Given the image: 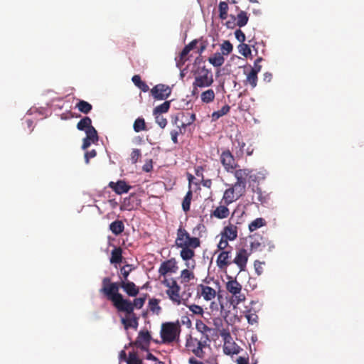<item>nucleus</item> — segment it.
Returning a JSON list of instances; mask_svg holds the SVG:
<instances>
[{
  "label": "nucleus",
  "mask_w": 364,
  "mask_h": 364,
  "mask_svg": "<svg viewBox=\"0 0 364 364\" xmlns=\"http://www.w3.org/2000/svg\"><path fill=\"white\" fill-rule=\"evenodd\" d=\"M161 282L167 288L166 294L173 304L177 306L181 304L187 306L188 301L191 296V293L186 294V292H183L182 294H180L181 287L173 277H164Z\"/></svg>",
  "instance_id": "20e7f679"
},
{
  "label": "nucleus",
  "mask_w": 364,
  "mask_h": 364,
  "mask_svg": "<svg viewBox=\"0 0 364 364\" xmlns=\"http://www.w3.org/2000/svg\"><path fill=\"white\" fill-rule=\"evenodd\" d=\"M256 229H250L251 234L248 236L247 241L249 242L252 251H261L269 245L268 241L262 235L253 232Z\"/></svg>",
  "instance_id": "ddd939ff"
},
{
  "label": "nucleus",
  "mask_w": 364,
  "mask_h": 364,
  "mask_svg": "<svg viewBox=\"0 0 364 364\" xmlns=\"http://www.w3.org/2000/svg\"><path fill=\"white\" fill-rule=\"evenodd\" d=\"M97 155V151L95 149H92L90 151H87L85 154V161L87 164H89L90 159L94 158Z\"/></svg>",
  "instance_id": "bf43d9fd"
},
{
  "label": "nucleus",
  "mask_w": 364,
  "mask_h": 364,
  "mask_svg": "<svg viewBox=\"0 0 364 364\" xmlns=\"http://www.w3.org/2000/svg\"><path fill=\"white\" fill-rule=\"evenodd\" d=\"M156 122L158 124V125L164 129L166 124H167V120L164 117L161 116L160 114H156Z\"/></svg>",
  "instance_id": "6e6d98bb"
},
{
  "label": "nucleus",
  "mask_w": 364,
  "mask_h": 364,
  "mask_svg": "<svg viewBox=\"0 0 364 364\" xmlns=\"http://www.w3.org/2000/svg\"><path fill=\"white\" fill-rule=\"evenodd\" d=\"M193 192L191 189H189L186 193L183 202H182V208L183 211L187 212L190 210L191 202L192 200Z\"/></svg>",
  "instance_id": "ea45409f"
},
{
  "label": "nucleus",
  "mask_w": 364,
  "mask_h": 364,
  "mask_svg": "<svg viewBox=\"0 0 364 364\" xmlns=\"http://www.w3.org/2000/svg\"><path fill=\"white\" fill-rule=\"evenodd\" d=\"M266 225V221L262 218H258L248 225V228H262Z\"/></svg>",
  "instance_id": "3c124183"
},
{
  "label": "nucleus",
  "mask_w": 364,
  "mask_h": 364,
  "mask_svg": "<svg viewBox=\"0 0 364 364\" xmlns=\"http://www.w3.org/2000/svg\"><path fill=\"white\" fill-rule=\"evenodd\" d=\"M195 278L194 273L189 269H183L181 272V275L179 277L181 284H183L186 285L191 280Z\"/></svg>",
  "instance_id": "cd10ccee"
},
{
  "label": "nucleus",
  "mask_w": 364,
  "mask_h": 364,
  "mask_svg": "<svg viewBox=\"0 0 364 364\" xmlns=\"http://www.w3.org/2000/svg\"><path fill=\"white\" fill-rule=\"evenodd\" d=\"M228 9L229 6L227 2L225 1H220L218 5V10H219V18L221 20H225L228 17Z\"/></svg>",
  "instance_id": "f704fd0d"
},
{
  "label": "nucleus",
  "mask_w": 364,
  "mask_h": 364,
  "mask_svg": "<svg viewBox=\"0 0 364 364\" xmlns=\"http://www.w3.org/2000/svg\"><path fill=\"white\" fill-rule=\"evenodd\" d=\"M181 326L179 323L173 322H166L161 325V341H154L156 343L169 344L179 340L181 333Z\"/></svg>",
  "instance_id": "423d86ee"
},
{
  "label": "nucleus",
  "mask_w": 364,
  "mask_h": 364,
  "mask_svg": "<svg viewBox=\"0 0 364 364\" xmlns=\"http://www.w3.org/2000/svg\"><path fill=\"white\" fill-rule=\"evenodd\" d=\"M182 118H184V120L181 122L179 127H181V128L183 130H185L187 126H189L191 124H193L196 119V114L194 113L190 112L182 113Z\"/></svg>",
  "instance_id": "bb28decb"
},
{
  "label": "nucleus",
  "mask_w": 364,
  "mask_h": 364,
  "mask_svg": "<svg viewBox=\"0 0 364 364\" xmlns=\"http://www.w3.org/2000/svg\"><path fill=\"white\" fill-rule=\"evenodd\" d=\"M120 358L126 360L127 364H143L142 360L140 359L134 352H130L127 359L125 351L122 350L120 353Z\"/></svg>",
  "instance_id": "b1692460"
},
{
  "label": "nucleus",
  "mask_w": 364,
  "mask_h": 364,
  "mask_svg": "<svg viewBox=\"0 0 364 364\" xmlns=\"http://www.w3.org/2000/svg\"><path fill=\"white\" fill-rule=\"evenodd\" d=\"M194 81L193 87L194 90L197 87L203 88L210 87L214 82L211 70L203 67H198L193 73Z\"/></svg>",
  "instance_id": "0eeeda50"
},
{
  "label": "nucleus",
  "mask_w": 364,
  "mask_h": 364,
  "mask_svg": "<svg viewBox=\"0 0 364 364\" xmlns=\"http://www.w3.org/2000/svg\"><path fill=\"white\" fill-rule=\"evenodd\" d=\"M75 107L83 114H88L92 109V106L91 104L87 102V101L80 100L76 104Z\"/></svg>",
  "instance_id": "c756f323"
},
{
  "label": "nucleus",
  "mask_w": 364,
  "mask_h": 364,
  "mask_svg": "<svg viewBox=\"0 0 364 364\" xmlns=\"http://www.w3.org/2000/svg\"><path fill=\"white\" fill-rule=\"evenodd\" d=\"M183 130V129L181 128V127H179V125H177V129H173V130L171 131L170 134H171V140L175 144L178 143V136L179 134H183L184 133V132Z\"/></svg>",
  "instance_id": "de8ad7c7"
},
{
  "label": "nucleus",
  "mask_w": 364,
  "mask_h": 364,
  "mask_svg": "<svg viewBox=\"0 0 364 364\" xmlns=\"http://www.w3.org/2000/svg\"><path fill=\"white\" fill-rule=\"evenodd\" d=\"M114 291V294L111 298L114 306L119 312H124L125 314H132L134 312V309H140L143 307L146 297L135 298L132 301L129 299H124L122 294L117 293V289L115 285H112V288L108 291V294H112V292Z\"/></svg>",
  "instance_id": "f03ea898"
},
{
  "label": "nucleus",
  "mask_w": 364,
  "mask_h": 364,
  "mask_svg": "<svg viewBox=\"0 0 364 364\" xmlns=\"http://www.w3.org/2000/svg\"><path fill=\"white\" fill-rule=\"evenodd\" d=\"M151 93L154 99L163 100L170 96L171 89L168 85L158 84L151 90Z\"/></svg>",
  "instance_id": "dca6fc26"
},
{
  "label": "nucleus",
  "mask_w": 364,
  "mask_h": 364,
  "mask_svg": "<svg viewBox=\"0 0 364 364\" xmlns=\"http://www.w3.org/2000/svg\"><path fill=\"white\" fill-rule=\"evenodd\" d=\"M245 316L250 324L252 325L257 323L258 316L256 312L252 311V309L247 310L245 312Z\"/></svg>",
  "instance_id": "49530a36"
},
{
  "label": "nucleus",
  "mask_w": 364,
  "mask_h": 364,
  "mask_svg": "<svg viewBox=\"0 0 364 364\" xmlns=\"http://www.w3.org/2000/svg\"><path fill=\"white\" fill-rule=\"evenodd\" d=\"M85 133L86 137L88 139H90L93 144H95L98 141L99 137L97 132L93 126L90 127L89 129H86Z\"/></svg>",
  "instance_id": "79ce46f5"
},
{
  "label": "nucleus",
  "mask_w": 364,
  "mask_h": 364,
  "mask_svg": "<svg viewBox=\"0 0 364 364\" xmlns=\"http://www.w3.org/2000/svg\"><path fill=\"white\" fill-rule=\"evenodd\" d=\"M188 306L189 310L194 314L202 315L203 314V308L198 305L192 304Z\"/></svg>",
  "instance_id": "5fc2aeb1"
},
{
  "label": "nucleus",
  "mask_w": 364,
  "mask_h": 364,
  "mask_svg": "<svg viewBox=\"0 0 364 364\" xmlns=\"http://www.w3.org/2000/svg\"><path fill=\"white\" fill-rule=\"evenodd\" d=\"M252 171L248 168L243 169H235L234 170V176L236 178V182L234 183L235 186L240 188L242 190L245 191L246 185H247V177L251 178L250 175Z\"/></svg>",
  "instance_id": "2eb2a0df"
},
{
  "label": "nucleus",
  "mask_w": 364,
  "mask_h": 364,
  "mask_svg": "<svg viewBox=\"0 0 364 364\" xmlns=\"http://www.w3.org/2000/svg\"><path fill=\"white\" fill-rule=\"evenodd\" d=\"M227 206L228 205L224 203L223 205L218 206L211 213V217H215L219 219L228 218L230 214V211Z\"/></svg>",
  "instance_id": "393cba45"
},
{
  "label": "nucleus",
  "mask_w": 364,
  "mask_h": 364,
  "mask_svg": "<svg viewBox=\"0 0 364 364\" xmlns=\"http://www.w3.org/2000/svg\"><path fill=\"white\" fill-rule=\"evenodd\" d=\"M249 255L250 254L247 251L243 248L237 252L236 256L232 260V263H235L239 267L240 271H244L245 269Z\"/></svg>",
  "instance_id": "6ab92c4d"
},
{
  "label": "nucleus",
  "mask_w": 364,
  "mask_h": 364,
  "mask_svg": "<svg viewBox=\"0 0 364 364\" xmlns=\"http://www.w3.org/2000/svg\"><path fill=\"white\" fill-rule=\"evenodd\" d=\"M175 245L182 249L180 256L188 262L195 256L194 250L200 247V241L198 237L191 236L186 229H178Z\"/></svg>",
  "instance_id": "f257e3e1"
},
{
  "label": "nucleus",
  "mask_w": 364,
  "mask_h": 364,
  "mask_svg": "<svg viewBox=\"0 0 364 364\" xmlns=\"http://www.w3.org/2000/svg\"><path fill=\"white\" fill-rule=\"evenodd\" d=\"M239 53L244 57H247L251 54V49L247 44L240 43L238 46Z\"/></svg>",
  "instance_id": "09e8293b"
},
{
  "label": "nucleus",
  "mask_w": 364,
  "mask_h": 364,
  "mask_svg": "<svg viewBox=\"0 0 364 364\" xmlns=\"http://www.w3.org/2000/svg\"><path fill=\"white\" fill-rule=\"evenodd\" d=\"M189 52L190 50H188V48L185 46L180 54V58L182 61L187 60V55Z\"/></svg>",
  "instance_id": "680f3d73"
},
{
  "label": "nucleus",
  "mask_w": 364,
  "mask_h": 364,
  "mask_svg": "<svg viewBox=\"0 0 364 364\" xmlns=\"http://www.w3.org/2000/svg\"><path fill=\"white\" fill-rule=\"evenodd\" d=\"M196 328L198 331L201 333L200 336H209L208 333L211 331V328L208 327L203 321H196Z\"/></svg>",
  "instance_id": "c9c22d12"
},
{
  "label": "nucleus",
  "mask_w": 364,
  "mask_h": 364,
  "mask_svg": "<svg viewBox=\"0 0 364 364\" xmlns=\"http://www.w3.org/2000/svg\"><path fill=\"white\" fill-rule=\"evenodd\" d=\"M257 70H251L247 76L246 82L249 83L252 88L257 86Z\"/></svg>",
  "instance_id": "37998d69"
},
{
  "label": "nucleus",
  "mask_w": 364,
  "mask_h": 364,
  "mask_svg": "<svg viewBox=\"0 0 364 364\" xmlns=\"http://www.w3.org/2000/svg\"><path fill=\"white\" fill-rule=\"evenodd\" d=\"M108 186L111 188L117 194L128 193L132 186L128 185L124 181L119 180L117 182L111 181Z\"/></svg>",
  "instance_id": "4be33fe9"
},
{
  "label": "nucleus",
  "mask_w": 364,
  "mask_h": 364,
  "mask_svg": "<svg viewBox=\"0 0 364 364\" xmlns=\"http://www.w3.org/2000/svg\"><path fill=\"white\" fill-rule=\"evenodd\" d=\"M264 264V262H261L259 261L256 260L254 263V267L255 269V272L257 275H261L263 272V267L262 265Z\"/></svg>",
  "instance_id": "13d9d810"
},
{
  "label": "nucleus",
  "mask_w": 364,
  "mask_h": 364,
  "mask_svg": "<svg viewBox=\"0 0 364 364\" xmlns=\"http://www.w3.org/2000/svg\"><path fill=\"white\" fill-rule=\"evenodd\" d=\"M138 204L136 196L132 194L124 199L122 206L124 209L130 210L135 208Z\"/></svg>",
  "instance_id": "a878e982"
},
{
  "label": "nucleus",
  "mask_w": 364,
  "mask_h": 364,
  "mask_svg": "<svg viewBox=\"0 0 364 364\" xmlns=\"http://www.w3.org/2000/svg\"><path fill=\"white\" fill-rule=\"evenodd\" d=\"M220 161L224 169L229 173H233L238 166L234 155L229 149H225L221 152Z\"/></svg>",
  "instance_id": "f8f14e48"
},
{
  "label": "nucleus",
  "mask_w": 364,
  "mask_h": 364,
  "mask_svg": "<svg viewBox=\"0 0 364 364\" xmlns=\"http://www.w3.org/2000/svg\"><path fill=\"white\" fill-rule=\"evenodd\" d=\"M170 105L171 103L169 101H165L161 105L154 108L153 112L154 114L156 115L167 112L170 108Z\"/></svg>",
  "instance_id": "a19ab883"
},
{
  "label": "nucleus",
  "mask_w": 364,
  "mask_h": 364,
  "mask_svg": "<svg viewBox=\"0 0 364 364\" xmlns=\"http://www.w3.org/2000/svg\"><path fill=\"white\" fill-rule=\"evenodd\" d=\"M208 61L213 66L220 67L224 63L225 58L221 53H216L213 56H211L208 58Z\"/></svg>",
  "instance_id": "7c9ffc66"
},
{
  "label": "nucleus",
  "mask_w": 364,
  "mask_h": 364,
  "mask_svg": "<svg viewBox=\"0 0 364 364\" xmlns=\"http://www.w3.org/2000/svg\"><path fill=\"white\" fill-rule=\"evenodd\" d=\"M209 282L200 284L197 286V296L203 297L207 301L213 300L217 295V289H220V284L218 282H214V287L208 285Z\"/></svg>",
  "instance_id": "9d476101"
},
{
  "label": "nucleus",
  "mask_w": 364,
  "mask_h": 364,
  "mask_svg": "<svg viewBox=\"0 0 364 364\" xmlns=\"http://www.w3.org/2000/svg\"><path fill=\"white\" fill-rule=\"evenodd\" d=\"M228 240L226 238H223L221 235L220 240L219 241V243L218 245V248L219 250L221 251H229L228 250H226L228 246Z\"/></svg>",
  "instance_id": "864d4df0"
},
{
  "label": "nucleus",
  "mask_w": 364,
  "mask_h": 364,
  "mask_svg": "<svg viewBox=\"0 0 364 364\" xmlns=\"http://www.w3.org/2000/svg\"><path fill=\"white\" fill-rule=\"evenodd\" d=\"M134 84L139 87L141 91L146 92L149 90V86L146 83L141 80V77L138 75H135L132 78Z\"/></svg>",
  "instance_id": "72a5a7b5"
},
{
  "label": "nucleus",
  "mask_w": 364,
  "mask_h": 364,
  "mask_svg": "<svg viewBox=\"0 0 364 364\" xmlns=\"http://www.w3.org/2000/svg\"><path fill=\"white\" fill-rule=\"evenodd\" d=\"M92 141L90 139H88L87 137L83 139V142L82 145V149H87L92 144Z\"/></svg>",
  "instance_id": "774afa93"
},
{
  "label": "nucleus",
  "mask_w": 364,
  "mask_h": 364,
  "mask_svg": "<svg viewBox=\"0 0 364 364\" xmlns=\"http://www.w3.org/2000/svg\"><path fill=\"white\" fill-rule=\"evenodd\" d=\"M262 60V58L259 57L257 58L254 63V67L252 68L251 70H257V73L260 72L262 66L259 64Z\"/></svg>",
  "instance_id": "052dcab7"
},
{
  "label": "nucleus",
  "mask_w": 364,
  "mask_h": 364,
  "mask_svg": "<svg viewBox=\"0 0 364 364\" xmlns=\"http://www.w3.org/2000/svg\"><path fill=\"white\" fill-rule=\"evenodd\" d=\"M232 263V250L221 251L216 259V264L220 270H226L228 267Z\"/></svg>",
  "instance_id": "f3484780"
},
{
  "label": "nucleus",
  "mask_w": 364,
  "mask_h": 364,
  "mask_svg": "<svg viewBox=\"0 0 364 364\" xmlns=\"http://www.w3.org/2000/svg\"><path fill=\"white\" fill-rule=\"evenodd\" d=\"M235 36L239 42L244 43L245 41V35L241 29H237L235 32Z\"/></svg>",
  "instance_id": "4d7b16f0"
},
{
  "label": "nucleus",
  "mask_w": 364,
  "mask_h": 364,
  "mask_svg": "<svg viewBox=\"0 0 364 364\" xmlns=\"http://www.w3.org/2000/svg\"><path fill=\"white\" fill-rule=\"evenodd\" d=\"M220 336L223 338L224 342L223 352L225 355H232L240 352V347L233 341L228 329L223 328L220 330Z\"/></svg>",
  "instance_id": "1a4fd4ad"
},
{
  "label": "nucleus",
  "mask_w": 364,
  "mask_h": 364,
  "mask_svg": "<svg viewBox=\"0 0 364 364\" xmlns=\"http://www.w3.org/2000/svg\"><path fill=\"white\" fill-rule=\"evenodd\" d=\"M236 10L238 11L237 16L230 14V20L227 21L225 23L228 28L233 29L236 26L242 28L247 25L249 21L247 13L245 11L240 10L239 6H236Z\"/></svg>",
  "instance_id": "9b49d317"
},
{
  "label": "nucleus",
  "mask_w": 364,
  "mask_h": 364,
  "mask_svg": "<svg viewBox=\"0 0 364 364\" xmlns=\"http://www.w3.org/2000/svg\"><path fill=\"white\" fill-rule=\"evenodd\" d=\"M252 199L259 202L262 205L264 206H268L270 205L271 198L269 193H267L265 191H262V189L259 187H257V188L254 190V196Z\"/></svg>",
  "instance_id": "412c9836"
},
{
  "label": "nucleus",
  "mask_w": 364,
  "mask_h": 364,
  "mask_svg": "<svg viewBox=\"0 0 364 364\" xmlns=\"http://www.w3.org/2000/svg\"><path fill=\"white\" fill-rule=\"evenodd\" d=\"M133 129L136 132L147 130L144 119L142 117H138L134 122Z\"/></svg>",
  "instance_id": "4c0bfd02"
},
{
  "label": "nucleus",
  "mask_w": 364,
  "mask_h": 364,
  "mask_svg": "<svg viewBox=\"0 0 364 364\" xmlns=\"http://www.w3.org/2000/svg\"><path fill=\"white\" fill-rule=\"evenodd\" d=\"M159 304V299L155 298L150 299L149 301V308L150 311L158 314L161 310V308Z\"/></svg>",
  "instance_id": "c03bdc74"
},
{
  "label": "nucleus",
  "mask_w": 364,
  "mask_h": 364,
  "mask_svg": "<svg viewBox=\"0 0 364 364\" xmlns=\"http://www.w3.org/2000/svg\"><path fill=\"white\" fill-rule=\"evenodd\" d=\"M237 364H249V357L240 356L236 360Z\"/></svg>",
  "instance_id": "69168bd1"
},
{
  "label": "nucleus",
  "mask_w": 364,
  "mask_h": 364,
  "mask_svg": "<svg viewBox=\"0 0 364 364\" xmlns=\"http://www.w3.org/2000/svg\"><path fill=\"white\" fill-rule=\"evenodd\" d=\"M221 235L223 238H226L228 240H234L237 236V229H224V231L221 232Z\"/></svg>",
  "instance_id": "a18cd8bd"
},
{
  "label": "nucleus",
  "mask_w": 364,
  "mask_h": 364,
  "mask_svg": "<svg viewBox=\"0 0 364 364\" xmlns=\"http://www.w3.org/2000/svg\"><path fill=\"white\" fill-rule=\"evenodd\" d=\"M138 319L136 314L134 312L132 314H126V317L122 318L121 322L124 325L125 329L132 328L136 329L138 327Z\"/></svg>",
  "instance_id": "5701e85b"
},
{
  "label": "nucleus",
  "mask_w": 364,
  "mask_h": 364,
  "mask_svg": "<svg viewBox=\"0 0 364 364\" xmlns=\"http://www.w3.org/2000/svg\"><path fill=\"white\" fill-rule=\"evenodd\" d=\"M141 156L140 149H134L130 154V159L132 164H136Z\"/></svg>",
  "instance_id": "603ef678"
},
{
  "label": "nucleus",
  "mask_w": 364,
  "mask_h": 364,
  "mask_svg": "<svg viewBox=\"0 0 364 364\" xmlns=\"http://www.w3.org/2000/svg\"><path fill=\"white\" fill-rule=\"evenodd\" d=\"M203 171L204 168L202 166H198L195 168V173L198 177H200L201 178H203Z\"/></svg>",
  "instance_id": "e2e57ef3"
},
{
  "label": "nucleus",
  "mask_w": 364,
  "mask_h": 364,
  "mask_svg": "<svg viewBox=\"0 0 364 364\" xmlns=\"http://www.w3.org/2000/svg\"><path fill=\"white\" fill-rule=\"evenodd\" d=\"M92 126V120L89 117H84L77 124V129L80 131L89 129Z\"/></svg>",
  "instance_id": "473e14b6"
},
{
  "label": "nucleus",
  "mask_w": 364,
  "mask_h": 364,
  "mask_svg": "<svg viewBox=\"0 0 364 364\" xmlns=\"http://www.w3.org/2000/svg\"><path fill=\"white\" fill-rule=\"evenodd\" d=\"M230 109V107L228 105H224L220 110L213 112L211 114L213 121L218 120L220 117L227 114Z\"/></svg>",
  "instance_id": "e433bc0d"
},
{
  "label": "nucleus",
  "mask_w": 364,
  "mask_h": 364,
  "mask_svg": "<svg viewBox=\"0 0 364 364\" xmlns=\"http://www.w3.org/2000/svg\"><path fill=\"white\" fill-rule=\"evenodd\" d=\"M112 285L117 287V293H119V289L122 288L131 297H135L139 293V288L133 282L121 281L119 282H112L109 277H105L102 279V287L100 289V292L104 294L109 301H111L112 295L115 294L114 291L112 292V294H108V291L112 288Z\"/></svg>",
  "instance_id": "7ed1b4c3"
},
{
  "label": "nucleus",
  "mask_w": 364,
  "mask_h": 364,
  "mask_svg": "<svg viewBox=\"0 0 364 364\" xmlns=\"http://www.w3.org/2000/svg\"><path fill=\"white\" fill-rule=\"evenodd\" d=\"M245 191L242 190L240 188L232 184L229 188L225 191L222 198V203L228 205L238 200L245 194Z\"/></svg>",
  "instance_id": "4468645a"
},
{
  "label": "nucleus",
  "mask_w": 364,
  "mask_h": 364,
  "mask_svg": "<svg viewBox=\"0 0 364 364\" xmlns=\"http://www.w3.org/2000/svg\"><path fill=\"white\" fill-rule=\"evenodd\" d=\"M209 342V336L196 338L189 335L187 336L186 340V348L197 358L203 359L205 357V352L204 349L210 346Z\"/></svg>",
  "instance_id": "39448f33"
},
{
  "label": "nucleus",
  "mask_w": 364,
  "mask_h": 364,
  "mask_svg": "<svg viewBox=\"0 0 364 364\" xmlns=\"http://www.w3.org/2000/svg\"><path fill=\"white\" fill-rule=\"evenodd\" d=\"M232 144L235 148H239L238 151H236V155L237 157H240L243 155L245 152V146H246L245 143L240 140V138L236 136L235 141L232 142Z\"/></svg>",
  "instance_id": "58836bf2"
},
{
  "label": "nucleus",
  "mask_w": 364,
  "mask_h": 364,
  "mask_svg": "<svg viewBox=\"0 0 364 364\" xmlns=\"http://www.w3.org/2000/svg\"><path fill=\"white\" fill-rule=\"evenodd\" d=\"M225 289L228 293L231 294L232 302H235L236 304L245 300V296L242 293V285L235 278L230 276L228 277Z\"/></svg>",
  "instance_id": "6e6552de"
},
{
  "label": "nucleus",
  "mask_w": 364,
  "mask_h": 364,
  "mask_svg": "<svg viewBox=\"0 0 364 364\" xmlns=\"http://www.w3.org/2000/svg\"><path fill=\"white\" fill-rule=\"evenodd\" d=\"M215 94L213 89H208L200 95V100L203 103L209 104L215 100Z\"/></svg>",
  "instance_id": "c85d7f7f"
},
{
  "label": "nucleus",
  "mask_w": 364,
  "mask_h": 364,
  "mask_svg": "<svg viewBox=\"0 0 364 364\" xmlns=\"http://www.w3.org/2000/svg\"><path fill=\"white\" fill-rule=\"evenodd\" d=\"M151 341V336L149 331H141L138 334L134 344L138 348L142 350H148Z\"/></svg>",
  "instance_id": "a211bd4d"
},
{
  "label": "nucleus",
  "mask_w": 364,
  "mask_h": 364,
  "mask_svg": "<svg viewBox=\"0 0 364 364\" xmlns=\"http://www.w3.org/2000/svg\"><path fill=\"white\" fill-rule=\"evenodd\" d=\"M122 250L120 247H115L112 251V255L110 258V262L112 264H119L122 262Z\"/></svg>",
  "instance_id": "2f4dec72"
},
{
  "label": "nucleus",
  "mask_w": 364,
  "mask_h": 364,
  "mask_svg": "<svg viewBox=\"0 0 364 364\" xmlns=\"http://www.w3.org/2000/svg\"><path fill=\"white\" fill-rule=\"evenodd\" d=\"M109 228H124V225L123 221L117 220L112 222Z\"/></svg>",
  "instance_id": "0e129e2a"
},
{
  "label": "nucleus",
  "mask_w": 364,
  "mask_h": 364,
  "mask_svg": "<svg viewBox=\"0 0 364 364\" xmlns=\"http://www.w3.org/2000/svg\"><path fill=\"white\" fill-rule=\"evenodd\" d=\"M178 269L177 264L175 259L172 258L168 259L161 264L159 269V273L160 275L165 276L166 274L175 273Z\"/></svg>",
  "instance_id": "aec40b11"
},
{
  "label": "nucleus",
  "mask_w": 364,
  "mask_h": 364,
  "mask_svg": "<svg viewBox=\"0 0 364 364\" xmlns=\"http://www.w3.org/2000/svg\"><path fill=\"white\" fill-rule=\"evenodd\" d=\"M232 45L229 41H225L221 45L222 55H228L232 50Z\"/></svg>",
  "instance_id": "8fccbe9b"
},
{
  "label": "nucleus",
  "mask_w": 364,
  "mask_h": 364,
  "mask_svg": "<svg viewBox=\"0 0 364 364\" xmlns=\"http://www.w3.org/2000/svg\"><path fill=\"white\" fill-rule=\"evenodd\" d=\"M120 272H121V274L122 275V277L124 279L122 281H129L127 279V278L129 274V270H127L125 267H123L121 268Z\"/></svg>",
  "instance_id": "338daca9"
}]
</instances>
